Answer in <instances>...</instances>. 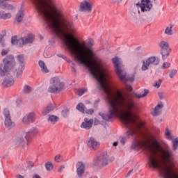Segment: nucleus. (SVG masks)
Segmentation results:
<instances>
[{
  "instance_id": "1",
  "label": "nucleus",
  "mask_w": 178,
  "mask_h": 178,
  "mask_svg": "<svg viewBox=\"0 0 178 178\" xmlns=\"http://www.w3.org/2000/svg\"><path fill=\"white\" fill-rule=\"evenodd\" d=\"M36 10L43 17L53 33L61 40L74 62L83 65L92 77L97 80L99 88L104 92L113 90L108 83L109 73L103 70L102 60L92 49L95 45L94 39L86 41L77 38V28L73 21L56 6V0H32Z\"/></svg>"
},
{
  "instance_id": "2",
  "label": "nucleus",
  "mask_w": 178,
  "mask_h": 178,
  "mask_svg": "<svg viewBox=\"0 0 178 178\" xmlns=\"http://www.w3.org/2000/svg\"><path fill=\"white\" fill-rule=\"evenodd\" d=\"M104 92L106 94V101L108 106V112L106 113H99V115L106 122H109L113 118H121L122 123L129 129V131L126 132V136L120 140L122 145L126 144V140L133 137L134 139L132 148L134 149H140V148L145 147L146 154L148 156L149 165V159L151 158L149 148L156 151V154H155V156L158 155L159 152L155 147L147 144L143 138H137L138 136L144 137V134L141 131V127L144 126V124L136 120L137 119V115L134 113V111L137 110V104H136L134 100L136 98L140 99L147 97L149 93V90L148 89H144V93L142 95L131 93L129 95V98L128 99L123 96V93L119 90L115 91L113 89Z\"/></svg>"
},
{
  "instance_id": "3",
  "label": "nucleus",
  "mask_w": 178,
  "mask_h": 178,
  "mask_svg": "<svg viewBox=\"0 0 178 178\" xmlns=\"http://www.w3.org/2000/svg\"><path fill=\"white\" fill-rule=\"evenodd\" d=\"M149 168L158 169L162 178H177L173 161V153L170 149L163 150L161 154L149 147ZM155 155H156L155 156Z\"/></svg>"
},
{
  "instance_id": "4",
  "label": "nucleus",
  "mask_w": 178,
  "mask_h": 178,
  "mask_svg": "<svg viewBox=\"0 0 178 178\" xmlns=\"http://www.w3.org/2000/svg\"><path fill=\"white\" fill-rule=\"evenodd\" d=\"M15 57L13 55H8L0 63V76L5 77L8 74H12V69H13V62Z\"/></svg>"
},
{
  "instance_id": "5",
  "label": "nucleus",
  "mask_w": 178,
  "mask_h": 178,
  "mask_svg": "<svg viewBox=\"0 0 178 178\" xmlns=\"http://www.w3.org/2000/svg\"><path fill=\"white\" fill-rule=\"evenodd\" d=\"M65 83L60 82V79L58 77L52 78L50 81V85L47 89L50 94H59L63 90Z\"/></svg>"
},
{
  "instance_id": "6",
  "label": "nucleus",
  "mask_w": 178,
  "mask_h": 178,
  "mask_svg": "<svg viewBox=\"0 0 178 178\" xmlns=\"http://www.w3.org/2000/svg\"><path fill=\"white\" fill-rule=\"evenodd\" d=\"M152 2L154 1L151 0H140V2L138 1V3H135L134 5L136 8L138 9V15H140V12H142V13H145V12H149L151 9H152Z\"/></svg>"
},
{
  "instance_id": "7",
  "label": "nucleus",
  "mask_w": 178,
  "mask_h": 178,
  "mask_svg": "<svg viewBox=\"0 0 178 178\" xmlns=\"http://www.w3.org/2000/svg\"><path fill=\"white\" fill-rule=\"evenodd\" d=\"M29 143V139L27 138V134L22 133L17 135L14 141L15 146L18 148H24Z\"/></svg>"
},
{
  "instance_id": "8",
  "label": "nucleus",
  "mask_w": 178,
  "mask_h": 178,
  "mask_svg": "<svg viewBox=\"0 0 178 178\" xmlns=\"http://www.w3.org/2000/svg\"><path fill=\"white\" fill-rule=\"evenodd\" d=\"M3 115L5 118L4 120V124L6 127V129H8V130H11V129H13L16 126V123L12 120V116L10 115V111L8 108H5L3 111Z\"/></svg>"
},
{
  "instance_id": "9",
  "label": "nucleus",
  "mask_w": 178,
  "mask_h": 178,
  "mask_svg": "<svg viewBox=\"0 0 178 178\" xmlns=\"http://www.w3.org/2000/svg\"><path fill=\"white\" fill-rule=\"evenodd\" d=\"M159 65V58L152 56L147 58L145 61H143V65L141 70L143 72H145V70H148L150 66H156Z\"/></svg>"
},
{
  "instance_id": "10",
  "label": "nucleus",
  "mask_w": 178,
  "mask_h": 178,
  "mask_svg": "<svg viewBox=\"0 0 178 178\" xmlns=\"http://www.w3.org/2000/svg\"><path fill=\"white\" fill-rule=\"evenodd\" d=\"M159 47L161 48L160 53L162 55L163 60L168 59L171 51L170 48H169V43L166 41L161 40L159 43Z\"/></svg>"
},
{
  "instance_id": "11",
  "label": "nucleus",
  "mask_w": 178,
  "mask_h": 178,
  "mask_svg": "<svg viewBox=\"0 0 178 178\" xmlns=\"http://www.w3.org/2000/svg\"><path fill=\"white\" fill-rule=\"evenodd\" d=\"M108 159L109 156H108V153H101L100 155L97 156L96 161H95V166H106L108 165Z\"/></svg>"
},
{
  "instance_id": "12",
  "label": "nucleus",
  "mask_w": 178,
  "mask_h": 178,
  "mask_svg": "<svg viewBox=\"0 0 178 178\" xmlns=\"http://www.w3.org/2000/svg\"><path fill=\"white\" fill-rule=\"evenodd\" d=\"M117 76H118L119 80H120V81H122V83H124V84H126V83H127V81H130L131 83H133V81H134L135 77H136L134 74L127 75V72H126V71H124V70H122L120 72V75L117 74Z\"/></svg>"
},
{
  "instance_id": "13",
  "label": "nucleus",
  "mask_w": 178,
  "mask_h": 178,
  "mask_svg": "<svg viewBox=\"0 0 178 178\" xmlns=\"http://www.w3.org/2000/svg\"><path fill=\"white\" fill-rule=\"evenodd\" d=\"M24 69H26L25 64H18L14 69H12L11 75L13 74L17 79H22Z\"/></svg>"
},
{
  "instance_id": "14",
  "label": "nucleus",
  "mask_w": 178,
  "mask_h": 178,
  "mask_svg": "<svg viewBox=\"0 0 178 178\" xmlns=\"http://www.w3.org/2000/svg\"><path fill=\"white\" fill-rule=\"evenodd\" d=\"M79 12H86L87 13H91L92 12V2L88 1H83L80 3Z\"/></svg>"
},
{
  "instance_id": "15",
  "label": "nucleus",
  "mask_w": 178,
  "mask_h": 178,
  "mask_svg": "<svg viewBox=\"0 0 178 178\" xmlns=\"http://www.w3.org/2000/svg\"><path fill=\"white\" fill-rule=\"evenodd\" d=\"M12 0H0V9L3 10H15L16 8L13 4L8 2H11Z\"/></svg>"
},
{
  "instance_id": "16",
  "label": "nucleus",
  "mask_w": 178,
  "mask_h": 178,
  "mask_svg": "<svg viewBox=\"0 0 178 178\" xmlns=\"http://www.w3.org/2000/svg\"><path fill=\"white\" fill-rule=\"evenodd\" d=\"M76 168L78 177L81 178L84 176V173H86V164L81 161H79L76 164Z\"/></svg>"
},
{
  "instance_id": "17",
  "label": "nucleus",
  "mask_w": 178,
  "mask_h": 178,
  "mask_svg": "<svg viewBox=\"0 0 178 178\" xmlns=\"http://www.w3.org/2000/svg\"><path fill=\"white\" fill-rule=\"evenodd\" d=\"M112 62L114 65L115 72L116 74L120 75V72L123 70V65H122V63H120L118 57L112 58Z\"/></svg>"
},
{
  "instance_id": "18",
  "label": "nucleus",
  "mask_w": 178,
  "mask_h": 178,
  "mask_svg": "<svg viewBox=\"0 0 178 178\" xmlns=\"http://www.w3.org/2000/svg\"><path fill=\"white\" fill-rule=\"evenodd\" d=\"M35 119V113H29L25 115L22 122L24 124H30V123H33Z\"/></svg>"
},
{
  "instance_id": "19",
  "label": "nucleus",
  "mask_w": 178,
  "mask_h": 178,
  "mask_svg": "<svg viewBox=\"0 0 178 178\" xmlns=\"http://www.w3.org/2000/svg\"><path fill=\"white\" fill-rule=\"evenodd\" d=\"M4 77V80L2 83L3 87H11V86L15 84V80H13V76L12 74L5 75Z\"/></svg>"
},
{
  "instance_id": "20",
  "label": "nucleus",
  "mask_w": 178,
  "mask_h": 178,
  "mask_svg": "<svg viewBox=\"0 0 178 178\" xmlns=\"http://www.w3.org/2000/svg\"><path fill=\"white\" fill-rule=\"evenodd\" d=\"M87 145L91 149H93L94 151H97V149L99 148V145H101L99 142L97 141L96 138L91 137L88 140Z\"/></svg>"
},
{
  "instance_id": "21",
  "label": "nucleus",
  "mask_w": 178,
  "mask_h": 178,
  "mask_svg": "<svg viewBox=\"0 0 178 178\" xmlns=\"http://www.w3.org/2000/svg\"><path fill=\"white\" fill-rule=\"evenodd\" d=\"M21 45H27V44H33L34 41V35L29 34L27 37L20 38Z\"/></svg>"
},
{
  "instance_id": "22",
  "label": "nucleus",
  "mask_w": 178,
  "mask_h": 178,
  "mask_svg": "<svg viewBox=\"0 0 178 178\" xmlns=\"http://www.w3.org/2000/svg\"><path fill=\"white\" fill-rule=\"evenodd\" d=\"M55 108H56V106L55 104H49L46 107H44L42 111V116H47L48 113H51V112L55 111Z\"/></svg>"
},
{
  "instance_id": "23",
  "label": "nucleus",
  "mask_w": 178,
  "mask_h": 178,
  "mask_svg": "<svg viewBox=\"0 0 178 178\" xmlns=\"http://www.w3.org/2000/svg\"><path fill=\"white\" fill-rule=\"evenodd\" d=\"M92 123H94V120L84 118V122L81 124V129H86V130H90L92 127Z\"/></svg>"
},
{
  "instance_id": "24",
  "label": "nucleus",
  "mask_w": 178,
  "mask_h": 178,
  "mask_svg": "<svg viewBox=\"0 0 178 178\" xmlns=\"http://www.w3.org/2000/svg\"><path fill=\"white\" fill-rule=\"evenodd\" d=\"M162 108H163V104L162 103V102H160L157 104V106H156V107L154 109V111L152 113L153 116H158L161 115V110L162 109Z\"/></svg>"
},
{
  "instance_id": "25",
  "label": "nucleus",
  "mask_w": 178,
  "mask_h": 178,
  "mask_svg": "<svg viewBox=\"0 0 178 178\" xmlns=\"http://www.w3.org/2000/svg\"><path fill=\"white\" fill-rule=\"evenodd\" d=\"M37 134H38V129L33 127L26 134V138H33V137H35Z\"/></svg>"
},
{
  "instance_id": "26",
  "label": "nucleus",
  "mask_w": 178,
  "mask_h": 178,
  "mask_svg": "<svg viewBox=\"0 0 178 178\" xmlns=\"http://www.w3.org/2000/svg\"><path fill=\"white\" fill-rule=\"evenodd\" d=\"M23 19H24V10H20L16 14L15 20L17 23H22V22H23Z\"/></svg>"
},
{
  "instance_id": "27",
  "label": "nucleus",
  "mask_w": 178,
  "mask_h": 178,
  "mask_svg": "<svg viewBox=\"0 0 178 178\" xmlns=\"http://www.w3.org/2000/svg\"><path fill=\"white\" fill-rule=\"evenodd\" d=\"M58 120L59 117L54 115H50L47 118V122H49L51 124H55L57 122H58Z\"/></svg>"
},
{
  "instance_id": "28",
  "label": "nucleus",
  "mask_w": 178,
  "mask_h": 178,
  "mask_svg": "<svg viewBox=\"0 0 178 178\" xmlns=\"http://www.w3.org/2000/svg\"><path fill=\"white\" fill-rule=\"evenodd\" d=\"M38 63L42 73H49V70L47 67V65H45V63H44V61L40 60Z\"/></svg>"
},
{
  "instance_id": "29",
  "label": "nucleus",
  "mask_w": 178,
  "mask_h": 178,
  "mask_svg": "<svg viewBox=\"0 0 178 178\" xmlns=\"http://www.w3.org/2000/svg\"><path fill=\"white\" fill-rule=\"evenodd\" d=\"M11 44L12 45H19V47L23 46V44H22V41H20V38L17 39V36H13L11 38Z\"/></svg>"
},
{
  "instance_id": "30",
  "label": "nucleus",
  "mask_w": 178,
  "mask_h": 178,
  "mask_svg": "<svg viewBox=\"0 0 178 178\" xmlns=\"http://www.w3.org/2000/svg\"><path fill=\"white\" fill-rule=\"evenodd\" d=\"M12 17V14L10 13H5V12H0V19L3 20H6Z\"/></svg>"
},
{
  "instance_id": "31",
  "label": "nucleus",
  "mask_w": 178,
  "mask_h": 178,
  "mask_svg": "<svg viewBox=\"0 0 178 178\" xmlns=\"http://www.w3.org/2000/svg\"><path fill=\"white\" fill-rule=\"evenodd\" d=\"M76 109L79 111V112H81L82 113H86V106L83 104V103H79L76 106Z\"/></svg>"
},
{
  "instance_id": "32",
  "label": "nucleus",
  "mask_w": 178,
  "mask_h": 178,
  "mask_svg": "<svg viewBox=\"0 0 178 178\" xmlns=\"http://www.w3.org/2000/svg\"><path fill=\"white\" fill-rule=\"evenodd\" d=\"M31 90H33L31 86H30L29 85H25L24 86V88H23L22 91H23L24 94H30V92H31Z\"/></svg>"
},
{
  "instance_id": "33",
  "label": "nucleus",
  "mask_w": 178,
  "mask_h": 178,
  "mask_svg": "<svg viewBox=\"0 0 178 178\" xmlns=\"http://www.w3.org/2000/svg\"><path fill=\"white\" fill-rule=\"evenodd\" d=\"M17 60H18L19 65H24V55L19 54L17 56Z\"/></svg>"
},
{
  "instance_id": "34",
  "label": "nucleus",
  "mask_w": 178,
  "mask_h": 178,
  "mask_svg": "<svg viewBox=\"0 0 178 178\" xmlns=\"http://www.w3.org/2000/svg\"><path fill=\"white\" fill-rule=\"evenodd\" d=\"M172 29H173V25H170V27L168 26L165 30V34H167V35H173Z\"/></svg>"
},
{
  "instance_id": "35",
  "label": "nucleus",
  "mask_w": 178,
  "mask_h": 178,
  "mask_svg": "<svg viewBox=\"0 0 178 178\" xmlns=\"http://www.w3.org/2000/svg\"><path fill=\"white\" fill-rule=\"evenodd\" d=\"M165 136L167 140H173V138L172 137V134H170V131L169 130V129H165Z\"/></svg>"
},
{
  "instance_id": "36",
  "label": "nucleus",
  "mask_w": 178,
  "mask_h": 178,
  "mask_svg": "<svg viewBox=\"0 0 178 178\" xmlns=\"http://www.w3.org/2000/svg\"><path fill=\"white\" fill-rule=\"evenodd\" d=\"M172 147H173V149L175 151H176V149H177V148H178V138H176L172 140Z\"/></svg>"
},
{
  "instance_id": "37",
  "label": "nucleus",
  "mask_w": 178,
  "mask_h": 178,
  "mask_svg": "<svg viewBox=\"0 0 178 178\" xmlns=\"http://www.w3.org/2000/svg\"><path fill=\"white\" fill-rule=\"evenodd\" d=\"M45 168L47 170H52L54 169V165L51 162H47L45 163Z\"/></svg>"
},
{
  "instance_id": "38",
  "label": "nucleus",
  "mask_w": 178,
  "mask_h": 178,
  "mask_svg": "<svg viewBox=\"0 0 178 178\" xmlns=\"http://www.w3.org/2000/svg\"><path fill=\"white\" fill-rule=\"evenodd\" d=\"M70 111L67 108H65L62 111L61 115L63 118H67L69 116Z\"/></svg>"
},
{
  "instance_id": "39",
  "label": "nucleus",
  "mask_w": 178,
  "mask_h": 178,
  "mask_svg": "<svg viewBox=\"0 0 178 178\" xmlns=\"http://www.w3.org/2000/svg\"><path fill=\"white\" fill-rule=\"evenodd\" d=\"M5 36H2V35H0V44L2 48H5L6 44H5Z\"/></svg>"
},
{
  "instance_id": "40",
  "label": "nucleus",
  "mask_w": 178,
  "mask_h": 178,
  "mask_svg": "<svg viewBox=\"0 0 178 178\" xmlns=\"http://www.w3.org/2000/svg\"><path fill=\"white\" fill-rule=\"evenodd\" d=\"M176 74H177V70H172L170 72V79H173L175 76H176Z\"/></svg>"
},
{
  "instance_id": "41",
  "label": "nucleus",
  "mask_w": 178,
  "mask_h": 178,
  "mask_svg": "<svg viewBox=\"0 0 178 178\" xmlns=\"http://www.w3.org/2000/svg\"><path fill=\"white\" fill-rule=\"evenodd\" d=\"M86 91H87V89L86 88L79 89L77 95H79V97H81V95H83L84 92H86Z\"/></svg>"
},
{
  "instance_id": "42",
  "label": "nucleus",
  "mask_w": 178,
  "mask_h": 178,
  "mask_svg": "<svg viewBox=\"0 0 178 178\" xmlns=\"http://www.w3.org/2000/svg\"><path fill=\"white\" fill-rule=\"evenodd\" d=\"M161 84H162V81L161 79H159L158 81H156L154 82V87L159 88L161 87Z\"/></svg>"
},
{
  "instance_id": "43",
  "label": "nucleus",
  "mask_w": 178,
  "mask_h": 178,
  "mask_svg": "<svg viewBox=\"0 0 178 178\" xmlns=\"http://www.w3.org/2000/svg\"><path fill=\"white\" fill-rule=\"evenodd\" d=\"M8 54H9V49H3L1 51V55H2V56H5V55H8Z\"/></svg>"
},
{
  "instance_id": "44",
  "label": "nucleus",
  "mask_w": 178,
  "mask_h": 178,
  "mask_svg": "<svg viewBox=\"0 0 178 178\" xmlns=\"http://www.w3.org/2000/svg\"><path fill=\"white\" fill-rule=\"evenodd\" d=\"M168 67H170V63H164L161 67V69H168Z\"/></svg>"
},
{
  "instance_id": "45",
  "label": "nucleus",
  "mask_w": 178,
  "mask_h": 178,
  "mask_svg": "<svg viewBox=\"0 0 178 178\" xmlns=\"http://www.w3.org/2000/svg\"><path fill=\"white\" fill-rule=\"evenodd\" d=\"M159 97L160 99H165V97H166V94L164 92H159Z\"/></svg>"
},
{
  "instance_id": "46",
  "label": "nucleus",
  "mask_w": 178,
  "mask_h": 178,
  "mask_svg": "<svg viewBox=\"0 0 178 178\" xmlns=\"http://www.w3.org/2000/svg\"><path fill=\"white\" fill-rule=\"evenodd\" d=\"M125 88L127 91H133V87L131 85L125 84Z\"/></svg>"
},
{
  "instance_id": "47",
  "label": "nucleus",
  "mask_w": 178,
  "mask_h": 178,
  "mask_svg": "<svg viewBox=\"0 0 178 178\" xmlns=\"http://www.w3.org/2000/svg\"><path fill=\"white\" fill-rule=\"evenodd\" d=\"M85 113H87L88 115H92L94 113V109L90 108L89 110H86Z\"/></svg>"
},
{
  "instance_id": "48",
  "label": "nucleus",
  "mask_w": 178,
  "mask_h": 178,
  "mask_svg": "<svg viewBox=\"0 0 178 178\" xmlns=\"http://www.w3.org/2000/svg\"><path fill=\"white\" fill-rule=\"evenodd\" d=\"M54 161L56 162H60V154H57L55 157H54Z\"/></svg>"
},
{
  "instance_id": "49",
  "label": "nucleus",
  "mask_w": 178,
  "mask_h": 178,
  "mask_svg": "<svg viewBox=\"0 0 178 178\" xmlns=\"http://www.w3.org/2000/svg\"><path fill=\"white\" fill-rule=\"evenodd\" d=\"M153 131L156 136H158L161 131L159 130V128H154Z\"/></svg>"
},
{
  "instance_id": "50",
  "label": "nucleus",
  "mask_w": 178,
  "mask_h": 178,
  "mask_svg": "<svg viewBox=\"0 0 178 178\" xmlns=\"http://www.w3.org/2000/svg\"><path fill=\"white\" fill-rule=\"evenodd\" d=\"M28 168L29 169H32L33 168H34V163L32 161H29L28 164Z\"/></svg>"
},
{
  "instance_id": "51",
  "label": "nucleus",
  "mask_w": 178,
  "mask_h": 178,
  "mask_svg": "<svg viewBox=\"0 0 178 178\" xmlns=\"http://www.w3.org/2000/svg\"><path fill=\"white\" fill-rule=\"evenodd\" d=\"M72 72H74V73H76V72H77L76 70V64L74 63H72Z\"/></svg>"
},
{
  "instance_id": "52",
  "label": "nucleus",
  "mask_w": 178,
  "mask_h": 178,
  "mask_svg": "<svg viewBox=\"0 0 178 178\" xmlns=\"http://www.w3.org/2000/svg\"><path fill=\"white\" fill-rule=\"evenodd\" d=\"M152 138L156 144H158V140H156V138L154 135H152Z\"/></svg>"
},
{
  "instance_id": "53",
  "label": "nucleus",
  "mask_w": 178,
  "mask_h": 178,
  "mask_svg": "<svg viewBox=\"0 0 178 178\" xmlns=\"http://www.w3.org/2000/svg\"><path fill=\"white\" fill-rule=\"evenodd\" d=\"M63 169H65V165H61L59 167L58 172H63Z\"/></svg>"
},
{
  "instance_id": "54",
  "label": "nucleus",
  "mask_w": 178,
  "mask_h": 178,
  "mask_svg": "<svg viewBox=\"0 0 178 178\" xmlns=\"http://www.w3.org/2000/svg\"><path fill=\"white\" fill-rule=\"evenodd\" d=\"M57 56H58V58H62L63 59H66V56L63 54H57Z\"/></svg>"
},
{
  "instance_id": "55",
  "label": "nucleus",
  "mask_w": 178,
  "mask_h": 178,
  "mask_svg": "<svg viewBox=\"0 0 178 178\" xmlns=\"http://www.w3.org/2000/svg\"><path fill=\"white\" fill-rule=\"evenodd\" d=\"M3 37H6V31H3L1 35Z\"/></svg>"
},
{
  "instance_id": "56",
  "label": "nucleus",
  "mask_w": 178,
  "mask_h": 178,
  "mask_svg": "<svg viewBox=\"0 0 178 178\" xmlns=\"http://www.w3.org/2000/svg\"><path fill=\"white\" fill-rule=\"evenodd\" d=\"M133 172V170H129L127 174V176H130V175H131V173Z\"/></svg>"
},
{
  "instance_id": "57",
  "label": "nucleus",
  "mask_w": 178,
  "mask_h": 178,
  "mask_svg": "<svg viewBox=\"0 0 178 178\" xmlns=\"http://www.w3.org/2000/svg\"><path fill=\"white\" fill-rule=\"evenodd\" d=\"M118 142H114V143H113V147H118Z\"/></svg>"
},
{
  "instance_id": "58",
  "label": "nucleus",
  "mask_w": 178,
  "mask_h": 178,
  "mask_svg": "<svg viewBox=\"0 0 178 178\" xmlns=\"http://www.w3.org/2000/svg\"><path fill=\"white\" fill-rule=\"evenodd\" d=\"M17 178H24V177H23V175H17Z\"/></svg>"
},
{
  "instance_id": "59",
  "label": "nucleus",
  "mask_w": 178,
  "mask_h": 178,
  "mask_svg": "<svg viewBox=\"0 0 178 178\" xmlns=\"http://www.w3.org/2000/svg\"><path fill=\"white\" fill-rule=\"evenodd\" d=\"M113 3H116L117 2H119V0H111Z\"/></svg>"
}]
</instances>
